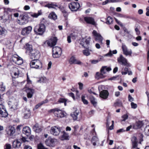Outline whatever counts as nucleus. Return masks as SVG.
Here are the masks:
<instances>
[{
  "label": "nucleus",
  "instance_id": "nucleus-1",
  "mask_svg": "<svg viewBox=\"0 0 149 149\" xmlns=\"http://www.w3.org/2000/svg\"><path fill=\"white\" fill-rule=\"evenodd\" d=\"M50 111L53 113L55 117L59 118L65 117L67 115V113L65 111L58 108L52 109Z\"/></svg>",
  "mask_w": 149,
  "mask_h": 149
},
{
  "label": "nucleus",
  "instance_id": "nucleus-2",
  "mask_svg": "<svg viewBox=\"0 0 149 149\" xmlns=\"http://www.w3.org/2000/svg\"><path fill=\"white\" fill-rule=\"evenodd\" d=\"M45 26L42 23L38 26H36L34 28V31L37 34L42 35L45 31Z\"/></svg>",
  "mask_w": 149,
  "mask_h": 149
},
{
  "label": "nucleus",
  "instance_id": "nucleus-3",
  "mask_svg": "<svg viewBox=\"0 0 149 149\" xmlns=\"http://www.w3.org/2000/svg\"><path fill=\"white\" fill-rule=\"evenodd\" d=\"M110 67H107V66H103L101 69V73L97 72L96 73V76H97V78H103L105 77L103 74H105L107 72H109L111 70Z\"/></svg>",
  "mask_w": 149,
  "mask_h": 149
},
{
  "label": "nucleus",
  "instance_id": "nucleus-4",
  "mask_svg": "<svg viewBox=\"0 0 149 149\" xmlns=\"http://www.w3.org/2000/svg\"><path fill=\"white\" fill-rule=\"evenodd\" d=\"M30 65L31 68L36 69H39L42 67V63L38 59H34L30 62Z\"/></svg>",
  "mask_w": 149,
  "mask_h": 149
},
{
  "label": "nucleus",
  "instance_id": "nucleus-5",
  "mask_svg": "<svg viewBox=\"0 0 149 149\" xmlns=\"http://www.w3.org/2000/svg\"><path fill=\"white\" fill-rule=\"evenodd\" d=\"M69 8L72 11H76L80 8V5L78 2H72L68 4Z\"/></svg>",
  "mask_w": 149,
  "mask_h": 149
},
{
  "label": "nucleus",
  "instance_id": "nucleus-6",
  "mask_svg": "<svg viewBox=\"0 0 149 149\" xmlns=\"http://www.w3.org/2000/svg\"><path fill=\"white\" fill-rule=\"evenodd\" d=\"M57 39L56 37H52L49 40H47L44 42L43 46H45L47 44L49 46L51 47L55 46L56 43Z\"/></svg>",
  "mask_w": 149,
  "mask_h": 149
},
{
  "label": "nucleus",
  "instance_id": "nucleus-7",
  "mask_svg": "<svg viewBox=\"0 0 149 149\" xmlns=\"http://www.w3.org/2000/svg\"><path fill=\"white\" fill-rule=\"evenodd\" d=\"M117 61L120 64L127 67L130 66V63L127 62V60L122 55H120V57L118 58Z\"/></svg>",
  "mask_w": 149,
  "mask_h": 149
},
{
  "label": "nucleus",
  "instance_id": "nucleus-8",
  "mask_svg": "<svg viewBox=\"0 0 149 149\" xmlns=\"http://www.w3.org/2000/svg\"><path fill=\"white\" fill-rule=\"evenodd\" d=\"M61 131V128L59 127L54 126L51 127L50 133L54 136H58Z\"/></svg>",
  "mask_w": 149,
  "mask_h": 149
},
{
  "label": "nucleus",
  "instance_id": "nucleus-9",
  "mask_svg": "<svg viewBox=\"0 0 149 149\" xmlns=\"http://www.w3.org/2000/svg\"><path fill=\"white\" fill-rule=\"evenodd\" d=\"M12 60L17 64L20 65L23 63L22 59L17 54H14L12 57Z\"/></svg>",
  "mask_w": 149,
  "mask_h": 149
},
{
  "label": "nucleus",
  "instance_id": "nucleus-10",
  "mask_svg": "<svg viewBox=\"0 0 149 149\" xmlns=\"http://www.w3.org/2000/svg\"><path fill=\"white\" fill-rule=\"evenodd\" d=\"M56 141L57 140L56 139L49 137L46 139L45 143L47 146L50 147H53L54 146L55 143Z\"/></svg>",
  "mask_w": 149,
  "mask_h": 149
},
{
  "label": "nucleus",
  "instance_id": "nucleus-11",
  "mask_svg": "<svg viewBox=\"0 0 149 149\" xmlns=\"http://www.w3.org/2000/svg\"><path fill=\"white\" fill-rule=\"evenodd\" d=\"M93 36L95 37V39L96 40H97L101 44H102V41L103 38L101 35L97 33L95 30H93L92 32Z\"/></svg>",
  "mask_w": 149,
  "mask_h": 149
},
{
  "label": "nucleus",
  "instance_id": "nucleus-12",
  "mask_svg": "<svg viewBox=\"0 0 149 149\" xmlns=\"http://www.w3.org/2000/svg\"><path fill=\"white\" fill-rule=\"evenodd\" d=\"M30 55L31 58L32 59L34 58L35 59H38L40 56V54L39 52L36 49L33 50L31 52Z\"/></svg>",
  "mask_w": 149,
  "mask_h": 149
},
{
  "label": "nucleus",
  "instance_id": "nucleus-13",
  "mask_svg": "<svg viewBox=\"0 0 149 149\" xmlns=\"http://www.w3.org/2000/svg\"><path fill=\"white\" fill-rule=\"evenodd\" d=\"M6 130L7 134L10 136L13 134L15 131V127L11 126H7L6 127Z\"/></svg>",
  "mask_w": 149,
  "mask_h": 149
},
{
  "label": "nucleus",
  "instance_id": "nucleus-14",
  "mask_svg": "<svg viewBox=\"0 0 149 149\" xmlns=\"http://www.w3.org/2000/svg\"><path fill=\"white\" fill-rule=\"evenodd\" d=\"M32 27L29 26L22 29L21 33L24 36H26L29 34L31 31Z\"/></svg>",
  "mask_w": 149,
  "mask_h": 149
},
{
  "label": "nucleus",
  "instance_id": "nucleus-15",
  "mask_svg": "<svg viewBox=\"0 0 149 149\" xmlns=\"http://www.w3.org/2000/svg\"><path fill=\"white\" fill-rule=\"evenodd\" d=\"M74 111L71 113V116L74 120H77L78 118V116L79 114V111L76 108H74Z\"/></svg>",
  "mask_w": 149,
  "mask_h": 149
},
{
  "label": "nucleus",
  "instance_id": "nucleus-16",
  "mask_svg": "<svg viewBox=\"0 0 149 149\" xmlns=\"http://www.w3.org/2000/svg\"><path fill=\"white\" fill-rule=\"evenodd\" d=\"M122 48L123 54L126 56L131 55L132 52L131 50H128L127 47L124 45H123Z\"/></svg>",
  "mask_w": 149,
  "mask_h": 149
},
{
  "label": "nucleus",
  "instance_id": "nucleus-17",
  "mask_svg": "<svg viewBox=\"0 0 149 149\" xmlns=\"http://www.w3.org/2000/svg\"><path fill=\"white\" fill-rule=\"evenodd\" d=\"M84 19L87 23L93 25H95V23L94 19L91 17H85L84 18Z\"/></svg>",
  "mask_w": 149,
  "mask_h": 149
},
{
  "label": "nucleus",
  "instance_id": "nucleus-18",
  "mask_svg": "<svg viewBox=\"0 0 149 149\" xmlns=\"http://www.w3.org/2000/svg\"><path fill=\"white\" fill-rule=\"evenodd\" d=\"M69 62L70 64H75L81 65L82 64L80 61L77 60L74 56H72L70 58Z\"/></svg>",
  "mask_w": 149,
  "mask_h": 149
},
{
  "label": "nucleus",
  "instance_id": "nucleus-19",
  "mask_svg": "<svg viewBox=\"0 0 149 149\" xmlns=\"http://www.w3.org/2000/svg\"><path fill=\"white\" fill-rule=\"evenodd\" d=\"M133 128L137 129L140 128L142 126V122L140 121H138L132 124Z\"/></svg>",
  "mask_w": 149,
  "mask_h": 149
},
{
  "label": "nucleus",
  "instance_id": "nucleus-20",
  "mask_svg": "<svg viewBox=\"0 0 149 149\" xmlns=\"http://www.w3.org/2000/svg\"><path fill=\"white\" fill-rule=\"evenodd\" d=\"M109 95L108 91L106 90H103L101 91L100 94V97L104 99L107 98Z\"/></svg>",
  "mask_w": 149,
  "mask_h": 149
},
{
  "label": "nucleus",
  "instance_id": "nucleus-21",
  "mask_svg": "<svg viewBox=\"0 0 149 149\" xmlns=\"http://www.w3.org/2000/svg\"><path fill=\"white\" fill-rule=\"evenodd\" d=\"M91 142L94 146H98L99 144V139L96 136L92 137L91 140Z\"/></svg>",
  "mask_w": 149,
  "mask_h": 149
},
{
  "label": "nucleus",
  "instance_id": "nucleus-22",
  "mask_svg": "<svg viewBox=\"0 0 149 149\" xmlns=\"http://www.w3.org/2000/svg\"><path fill=\"white\" fill-rule=\"evenodd\" d=\"M26 91L27 93V97L28 98H31L32 97L34 92V90L31 88H28L26 89Z\"/></svg>",
  "mask_w": 149,
  "mask_h": 149
},
{
  "label": "nucleus",
  "instance_id": "nucleus-23",
  "mask_svg": "<svg viewBox=\"0 0 149 149\" xmlns=\"http://www.w3.org/2000/svg\"><path fill=\"white\" fill-rule=\"evenodd\" d=\"M132 142V148L134 149L137 146L138 141L136 137L134 136L131 139Z\"/></svg>",
  "mask_w": 149,
  "mask_h": 149
},
{
  "label": "nucleus",
  "instance_id": "nucleus-24",
  "mask_svg": "<svg viewBox=\"0 0 149 149\" xmlns=\"http://www.w3.org/2000/svg\"><path fill=\"white\" fill-rule=\"evenodd\" d=\"M28 18L25 15H24L22 17L21 20H19L18 23L21 25H23L28 22Z\"/></svg>",
  "mask_w": 149,
  "mask_h": 149
},
{
  "label": "nucleus",
  "instance_id": "nucleus-25",
  "mask_svg": "<svg viewBox=\"0 0 149 149\" xmlns=\"http://www.w3.org/2000/svg\"><path fill=\"white\" fill-rule=\"evenodd\" d=\"M23 132L27 136L29 135L31 132L30 128L27 126L24 127L23 129Z\"/></svg>",
  "mask_w": 149,
  "mask_h": 149
},
{
  "label": "nucleus",
  "instance_id": "nucleus-26",
  "mask_svg": "<svg viewBox=\"0 0 149 149\" xmlns=\"http://www.w3.org/2000/svg\"><path fill=\"white\" fill-rule=\"evenodd\" d=\"M21 145V143L18 140H15L13 143V146L15 148H19Z\"/></svg>",
  "mask_w": 149,
  "mask_h": 149
},
{
  "label": "nucleus",
  "instance_id": "nucleus-27",
  "mask_svg": "<svg viewBox=\"0 0 149 149\" xmlns=\"http://www.w3.org/2000/svg\"><path fill=\"white\" fill-rule=\"evenodd\" d=\"M62 133L63 135L60 137V139L62 140H68L69 136L68 134L65 131H63Z\"/></svg>",
  "mask_w": 149,
  "mask_h": 149
},
{
  "label": "nucleus",
  "instance_id": "nucleus-28",
  "mask_svg": "<svg viewBox=\"0 0 149 149\" xmlns=\"http://www.w3.org/2000/svg\"><path fill=\"white\" fill-rule=\"evenodd\" d=\"M90 40V37L87 38L85 40L84 44H82V42H80V44L82 45V46L85 48H88V46L89 45Z\"/></svg>",
  "mask_w": 149,
  "mask_h": 149
},
{
  "label": "nucleus",
  "instance_id": "nucleus-29",
  "mask_svg": "<svg viewBox=\"0 0 149 149\" xmlns=\"http://www.w3.org/2000/svg\"><path fill=\"white\" fill-rule=\"evenodd\" d=\"M33 129L35 132L37 133H39L42 130L41 127L39 126L38 124H36L33 126Z\"/></svg>",
  "mask_w": 149,
  "mask_h": 149
},
{
  "label": "nucleus",
  "instance_id": "nucleus-30",
  "mask_svg": "<svg viewBox=\"0 0 149 149\" xmlns=\"http://www.w3.org/2000/svg\"><path fill=\"white\" fill-rule=\"evenodd\" d=\"M31 112L29 109L25 108V110L24 112V117L25 119L29 118L30 116Z\"/></svg>",
  "mask_w": 149,
  "mask_h": 149
},
{
  "label": "nucleus",
  "instance_id": "nucleus-31",
  "mask_svg": "<svg viewBox=\"0 0 149 149\" xmlns=\"http://www.w3.org/2000/svg\"><path fill=\"white\" fill-rule=\"evenodd\" d=\"M24 48L27 51L29 52L30 53L33 50L32 46L28 43H26V44L24 46Z\"/></svg>",
  "mask_w": 149,
  "mask_h": 149
},
{
  "label": "nucleus",
  "instance_id": "nucleus-32",
  "mask_svg": "<svg viewBox=\"0 0 149 149\" xmlns=\"http://www.w3.org/2000/svg\"><path fill=\"white\" fill-rule=\"evenodd\" d=\"M12 72L15 77H17L19 74V71L17 68L13 67Z\"/></svg>",
  "mask_w": 149,
  "mask_h": 149
},
{
  "label": "nucleus",
  "instance_id": "nucleus-33",
  "mask_svg": "<svg viewBox=\"0 0 149 149\" xmlns=\"http://www.w3.org/2000/svg\"><path fill=\"white\" fill-rule=\"evenodd\" d=\"M7 33V31L4 28L0 27V35L5 36Z\"/></svg>",
  "mask_w": 149,
  "mask_h": 149
},
{
  "label": "nucleus",
  "instance_id": "nucleus-34",
  "mask_svg": "<svg viewBox=\"0 0 149 149\" xmlns=\"http://www.w3.org/2000/svg\"><path fill=\"white\" fill-rule=\"evenodd\" d=\"M45 7H47L49 8H53L55 9L54 7H58V5L56 4L52 3H48L45 6Z\"/></svg>",
  "mask_w": 149,
  "mask_h": 149
},
{
  "label": "nucleus",
  "instance_id": "nucleus-35",
  "mask_svg": "<svg viewBox=\"0 0 149 149\" xmlns=\"http://www.w3.org/2000/svg\"><path fill=\"white\" fill-rule=\"evenodd\" d=\"M48 17L49 18L53 19L54 20L57 19V16L54 12H52L50 13L48 16Z\"/></svg>",
  "mask_w": 149,
  "mask_h": 149
},
{
  "label": "nucleus",
  "instance_id": "nucleus-36",
  "mask_svg": "<svg viewBox=\"0 0 149 149\" xmlns=\"http://www.w3.org/2000/svg\"><path fill=\"white\" fill-rule=\"evenodd\" d=\"M8 116V113L7 112L6 109L4 111H2L0 112V116L3 117H6Z\"/></svg>",
  "mask_w": 149,
  "mask_h": 149
},
{
  "label": "nucleus",
  "instance_id": "nucleus-37",
  "mask_svg": "<svg viewBox=\"0 0 149 149\" xmlns=\"http://www.w3.org/2000/svg\"><path fill=\"white\" fill-rule=\"evenodd\" d=\"M115 107H122V102L119 100H117L116 102L114 104Z\"/></svg>",
  "mask_w": 149,
  "mask_h": 149
},
{
  "label": "nucleus",
  "instance_id": "nucleus-38",
  "mask_svg": "<svg viewBox=\"0 0 149 149\" xmlns=\"http://www.w3.org/2000/svg\"><path fill=\"white\" fill-rule=\"evenodd\" d=\"M52 51H56L60 54H61L62 52L61 49L59 47L57 46L54 47L53 48Z\"/></svg>",
  "mask_w": 149,
  "mask_h": 149
},
{
  "label": "nucleus",
  "instance_id": "nucleus-39",
  "mask_svg": "<svg viewBox=\"0 0 149 149\" xmlns=\"http://www.w3.org/2000/svg\"><path fill=\"white\" fill-rule=\"evenodd\" d=\"M6 88V86L4 85L3 82H1L0 83V91L1 92L5 91Z\"/></svg>",
  "mask_w": 149,
  "mask_h": 149
},
{
  "label": "nucleus",
  "instance_id": "nucleus-40",
  "mask_svg": "<svg viewBox=\"0 0 149 149\" xmlns=\"http://www.w3.org/2000/svg\"><path fill=\"white\" fill-rule=\"evenodd\" d=\"M144 132L147 136H149V125L146 126L144 129Z\"/></svg>",
  "mask_w": 149,
  "mask_h": 149
},
{
  "label": "nucleus",
  "instance_id": "nucleus-41",
  "mask_svg": "<svg viewBox=\"0 0 149 149\" xmlns=\"http://www.w3.org/2000/svg\"><path fill=\"white\" fill-rule=\"evenodd\" d=\"M53 56L54 58H57L59 57L61 54H60L59 52L56 51H53Z\"/></svg>",
  "mask_w": 149,
  "mask_h": 149
},
{
  "label": "nucleus",
  "instance_id": "nucleus-42",
  "mask_svg": "<svg viewBox=\"0 0 149 149\" xmlns=\"http://www.w3.org/2000/svg\"><path fill=\"white\" fill-rule=\"evenodd\" d=\"M113 21V19L111 17L109 16L107 18V20L106 23L107 24H111Z\"/></svg>",
  "mask_w": 149,
  "mask_h": 149
},
{
  "label": "nucleus",
  "instance_id": "nucleus-43",
  "mask_svg": "<svg viewBox=\"0 0 149 149\" xmlns=\"http://www.w3.org/2000/svg\"><path fill=\"white\" fill-rule=\"evenodd\" d=\"M140 27V26L138 24H137L135 26V30L136 33V34L137 35H139L140 34V31L139 29V28Z\"/></svg>",
  "mask_w": 149,
  "mask_h": 149
},
{
  "label": "nucleus",
  "instance_id": "nucleus-44",
  "mask_svg": "<svg viewBox=\"0 0 149 149\" xmlns=\"http://www.w3.org/2000/svg\"><path fill=\"white\" fill-rule=\"evenodd\" d=\"M81 100L83 102V103L85 104H88V101L85 99V96L84 95H82L81 97Z\"/></svg>",
  "mask_w": 149,
  "mask_h": 149
},
{
  "label": "nucleus",
  "instance_id": "nucleus-45",
  "mask_svg": "<svg viewBox=\"0 0 149 149\" xmlns=\"http://www.w3.org/2000/svg\"><path fill=\"white\" fill-rule=\"evenodd\" d=\"M86 48V49L84 50L83 51V54L85 56H88L90 55V52L87 49V48Z\"/></svg>",
  "mask_w": 149,
  "mask_h": 149
},
{
  "label": "nucleus",
  "instance_id": "nucleus-46",
  "mask_svg": "<svg viewBox=\"0 0 149 149\" xmlns=\"http://www.w3.org/2000/svg\"><path fill=\"white\" fill-rule=\"evenodd\" d=\"M58 102L60 103H64L65 106L66 105L67 100L63 98H60L58 100Z\"/></svg>",
  "mask_w": 149,
  "mask_h": 149
},
{
  "label": "nucleus",
  "instance_id": "nucleus-47",
  "mask_svg": "<svg viewBox=\"0 0 149 149\" xmlns=\"http://www.w3.org/2000/svg\"><path fill=\"white\" fill-rule=\"evenodd\" d=\"M46 81V78L45 77L41 78L39 80H38V82L40 83L45 82Z\"/></svg>",
  "mask_w": 149,
  "mask_h": 149
},
{
  "label": "nucleus",
  "instance_id": "nucleus-48",
  "mask_svg": "<svg viewBox=\"0 0 149 149\" xmlns=\"http://www.w3.org/2000/svg\"><path fill=\"white\" fill-rule=\"evenodd\" d=\"M37 147L38 149H48L47 148L45 147L41 143H40L38 144Z\"/></svg>",
  "mask_w": 149,
  "mask_h": 149
},
{
  "label": "nucleus",
  "instance_id": "nucleus-49",
  "mask_svg": "<svg viewBox=\"0 0 149 149\" xmlns=\"http://www.w3.org/2000/svg\"><path fill=\"white\" fill-rule=\"evenodd\" d=\"M61 11L63 14L64 17H67L68 15V13L64 9H61Z\"/></svg>",
  "mask_w": 149,
  "mask_h": 149
},
{
  "label": "nucleus",
  "instance_id": "nucleus-50",
  "mask_svg": "<svg viewBox=\"0 0 149 149\" xmlns=\"http://www.w3.org/2000/svg\"><path fill=\"white\" fill-rule=\"evenodd\" d=\"M91 103L94 106H95L97 104V102L95 98H93L91 99Z\"/></svg>",
  "mask_w": 149,
  "mask_h": 149
},
{
  "label": "nucleus",
  "instance_id": "nucleus-51",
  "mask_svg": "<svg viewBox=\"0 0 149 149\" xmlns=\"http://www.w3.org/2000/svg\"><path fill=\"white\" fill-rule=\"evenodd\" d=\"M122 119L121 120L122 121H125L127 119L128 116L127 114H125L122 116Z\"/></svg>",
  "mask_w": 149,
  "mask_h": 149
},
{
  "label": "nucleus",
  "instance_id": "nucleus-52",
  "mask_svg": "<svg viewBox=\"0 0 149 149\" xmlns=\"http://www.w3.org/2000/svg\"><path fill=\"white\" fill-rule=\"evenodd\" d=\"M17 104L16 103L15 104L13 105V104H12V105L9 106V107L10 109H13L14 110L16 109H17Z\"/></svg>",
  "mask_w": 149,
  "mask_h": 149
},
{
  "label": "nucleus",
  "instance_id": "nucleus-53",
  "mask_svg": "<svg viewBox=\"0 0 149 149\" xmlns=\"http://www.w3.org/2000/svg\"><path fill=\"white\" fill-rule=\"evenodd\" d=\"M131 108L132 109H135L137 107V105L133 102H132L131 103Z\"/></svg>",
  "mask_w": 149,
  "mask_h": 149
},
{
  "label": "nucleus",
  "instance_id": "nucleus-54",
  "mask_svg": "<svg viewBox=\"0 0 149 149\" xmlns=\"http://www.w3.org/2000/svg\"><path fill=\"white\" fill-rule=\"evenodd\" d=\"M6 109V108L2 104H0V112L2 111H4Z\"/></svg>",
  "mask_w": 149,
  "mask_h": 149
},
{
  "label": "nucleus",
  "instance_id": "nucleus-55",
  "mask_svg": "<svg viewBox=\"0 0 149 149\" xmlns=\"http://www.w3.org/2000/svg\"><path fill=\"white\" fill-rule=\"evenodd\" d=\"M128 99L129 101L130 102L134 100V98L130 95H128Z\"/></svg>",
  "mask_w": 149,
  "mask_h": 149
},
{
  "label": "nucleus",
  "instance_id": "nucleus-56",
  "mask_svg": "<svg viewBox=\"0 0 149 149\" xmlns=\"http://www.w3.org/2000/svg\"><path fill=\"white\" fill-rule=\"evenodd\" d=\"M91 62L92 64H95L99 62V60H93L91 61Z\"/></svg>",
  "mask_w": 149,
  "mask_h": 149
},
{
  "label": "nucleus",
  "instance_id": "nucleus-57",
  "mask_svg": "<svg viewBox=\"0 0 149 149\" xmlns=\"http://www.w3.org/2000/svg\"><path fill=\"white\" fill-rule=\"evenodd\" d=\"M27 81L28 84H32V81L30 79L28 75H27Z\"/></svg>",
  "mask_w": 149,
  "mask_h": 149
},
{
  "label": "nucleus",
  "instance_id": "nucleus-58",
  "mask_svg": "<svg viewBox=\"0 0 149 149\" xmlns=\"http://www.w3.org/2000/svg\"><path fill=\"white\" fill-rule=\"evenodd\" d=\"M112 55V52L111 50H110L109 52L107 54H106L105 56H111Z\"/></svg>",
  "mask_w": 149,
  "mask_h": 149
},
{
  "label": "nucleus",
  "instance_id": "nucleus-59",
  "mask_svg": "<svg viewBox=\"0 0 149 149\" xmlns=\"http://www.w3.org/2000/svg\"><path fill=\"white\" fill-rule=\"evenodd\" d=\"M69 95L74 100L75 99V97L74 95V94L72 93H68Z\"/></svg>",
  "mask_w": 149,
  "mask_h": 149
},
{
  "label": "nucleus",
  "instance_id": "nucleus-60",
  "mask_svg": "<svg viewBox=\"0 0 149 149\" xmlns=\"http://www.w3.org/2000/svg\"><path fill=\"white\" fill-rule=\"evenodd\" d=\"M146 10L147 12L146 13V16H149V7H148L146 9Z\"/></svg>",
  "mask_w": 149,
  "mask_h": 149
},
{
  "label": "nucleus",
  "instance_id": "nucleus-61",
  "mask_svg": "<svg viewBox=\"0 0 149 149\" xmlns=\"http://www.w3.org/2000/svg\"><path fill=\"white\" fill-rule=\"evenodd\" d=\"M42 105V103H41L40 102V103H38V104L36 105L35 107V108L36 109H37L38 108L40 107Z\"/></svg>",
  "mask_w": 149,
  "mask_h": 149
},
{
  "label": "nucleus",
  "instance_id": "nucleus-62",
  "mask_svg": "<svg viewBox=\"0 0 149 149\" xmlns=\"http://www.w3.org/2000/svg\"><path fill=\"white\" fill-rule=\"evenodd\" d=\"M11 148V146L10 144H7L6 145V148L5 149H10Z\"/></svg>",
  "mask_w": 149,
  "mask_h": 149
},
{
  "label": "nucleus",
  "instance_id": "nucleus-63",
  "mask_svg": "<svg viewBox=\"0 0 149 149\" xmlns=\"http://www.w3.org/2000/svg\"><path fill=\"white\" fill-rule=\"evenodd\" d=\"M24 149H32V148L30 146L26 145L24 146Z\"/></svg>",
  "mask_w": 149,
  "mask_h": 149
},
{
  "label": "nucleus",
  "instance_id": "nucleus-64",
  "mask_svg": "<svg viewBox=\"0 0 149 149\" xmlns=\"http://www.w3.org/2000/svg\"><path fill=\"white\" fill-rule=\"evenodd\" d=\"M146 95H147L148 98V102L147 103V105L149 106V93L148 92H146Z\"/></svg>",
  "mask_w": 149,
  "mask_h": 149
}]
</instances>
